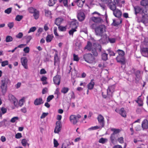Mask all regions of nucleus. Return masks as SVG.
I'll list each match as a JSON object with an SVG mask.
<instances>
[{
	"label": "nucleus",
	"mask_w": 148,
	"mask_h": 148,
	"mask_svg": "<svg viewBox=\"0 0 148 148\" xmlns=\"http://www.w3.org/2000/svg\"><path fill=\"white\" fill-rule=\"evenodd\" d=\"M62 19L61 18H57L56 19L55 21V23L56 25L59 26H60V25L62 21Z\"/></svg>",
	"instance_id": "27"
},
{
	"label": "nucleus",
	"mask_w": 148,
	"mask_h": 148,
	"mask_svg": "<svg viewBox=\"0 0 148 148\" xmlns=\"http://www.w3.org/2000/svg\"><path fill=\"white\" fill-rule=\"evenodd\" d=\"M141 52L143 55H148V48L143 47L141 49Z\"/></svg>",
	"instance_id": "31"
},
{
	"label": "nucleus",
	"mask_w": 148,
	"mask_h": 148,
	"mask_svg": "<svg viewBox=\"0 0 148 148\" xmlns=\"http://www.w3.org/2000/svg\"><path fill=\"white\" fill-rule=\"evenodd\" d=\"M70 120L71 123L73 125L76 124L78 122L76 115H71L70 117Z\"/></svg>",
	"instance_id": "13"
},
{
	"label": "nucleus",
	"mask_w": 148,
	"mask_h": 148,
	"mask_svg": "<svg viewBox=\"0 0 148 148\" xmlns=\"http://www.w3.org/2000/svg\"><path fill=\"white\" fill-rule=\"evenodd\" d=\"M8 25L10 29H11L14 26V23L13 22L9 23L8 24Z\"/></svg>",
	"instance_id": "62"
},
{
	"label": "nucleus",
	"mask_w": 148,
	"mask_h": 148,
	"mask_svg": "<svg viewBox=\"0 0 148 148\" xmlns=\"http://www.w3.org/2000/svg\"><path fill=\"white\" fill-rule=\"evenodd\" d=\"M76 29L75 28H72L69 31V34L70 35H73V33L74 32L76 31Z\"/></svg>",
	"instance_id": "44"
},
{
	"label": "nucleus",
	"mask_w": 148,
	"mask_h": 148,
	"mask_svg": "<svg viewBox=\"0 0 148 148\" xmlns=\"http://www.w3.org/2000/svg\"><path fill=\"white\" fill-rule=\"evenodd\" d=\"M23 18L22 15H17L16 16L15 19L16 21H20Z\"/></svg>",
	"instance_id": "43"
},
{
	"label": "nucleus",
	"mask_w": 148,
	"mask_h": 148,
	"mask_svg": "<svg viewBox=\"0 0 148 148\" xmlns=\"http://www.w3.org/2000/svg\"><path fill=\"white\" fill-rule=\"evenodd\" d=\"M67 27V26H63L60 25L58 26V29L60 31L65 32L66 31Z\"/></svg>",
	"instance_id": "33"
},
{
	"label": "nucleus",
	"mask_w": 148,
	"mask_h": 148,
	"mask_svg": "<svg viewBox=\"0 0 148 148\" xmlns=\"http://www.w3.org/2000/svg\"><path fill=\"white\" fill-rule=\"evenodd\" d=\"M54 36L52 34H48L46 37V41L47 42H51L53 40Z\"/></svg>",
	"instance_id": "24"
},
{
	"label": "nucleus",
	"mask_w": 148,
	"mask_h": 148,
	"mask_svg": "<svg viewBox=\"0 0 148 148\" xmlns=\"http://www.w3.org/2000/svg\"><path fill=\"white\" fill-rule=\"evenodd\" d=\"M94 80L93 79H91L90 82L88 84L87 87L88 89L92 90L93 88L95 85Z\"/></svg>",
	"instance_id": "20"
},
{
	"label": "nucleus",
	"mask_w": 148,
	"mask_h": 148,
	"mask_svg": "<svg viewBox=\"0 0 148 148\" xmlns=\"http://www.w3.org/2000/svg\"><path fill=\"white\" fill-rule=\"evenodd\" d=\"M115 87L113 85L109 86L107 89V96L108 97L110 98L112 97L113 93L114 92Z\"/></svg>",
	"instance_id": "5"
},
{
	"label": "nucleus",
	"mask_w": 148,
	"mask_h": 148,
	"mask_svg": "<svg viewBox=\"0 0 148 148\" xmlns=\"http://www.w3.org/2000/svg\"><path fill=\"white\" fill-rule=\"evenodd\" d=\"M113 22L112 23L113 25H114L115 26H116L118 25H119L122 22V20L121 19H120V22L119 23H118L114 19L113 20Z\"/></svg>",
	"instance_id": "40"
},
{
	"label": "nucleus",
	"mask_w": 148,
	"mask_h": 148,
	"mask_svg": "<svg viewBox=\"0 0 148 148\" xmlns=\"http://www.w3.org/2000/svg\"><path fill=\"white\" fill-rule=\"evenodd\" d=\"M114 15L116 17L119 18L121 17L122 15L121 12L119 10L116 9L113 12Z\"/></svg>",
	"instance_id": "15"
},
{
	"label": "nucleus",
	"mask_w": 148,
	"mask_h": 148,
	"mask_svg": "<svg viewBox=\"0 0 148 148\" xmlns=\"http://www.w3.org/2000/svg\"><path fill=\"white\" fill-rule=\"evenodd\" d=\"M107 141V139L101 138L99 139V142L100 143L103 144L106 142Z\"/></svg>",
	"instance_id": "42"
},
{
	"label": "nucleus",
	"mask_w": 148,
	"mask_h": 148,
	"mask_svg": "<svg viewBox=\"0 0 148 148\" xmlns=\"http://www.w3.org/2000/svg\"><path fill=\"white\" fill-rule=\"evenodd\" d=\"M140 4L141 5L145 6L146 8H148V0H142L140 2Z\"/></svg>",
	"instance_id": "26"
},
{
	"label": "nucleus",
	"mask_w": 148,
	"mask_h": 148,
	"mask_svg": "<svg viewBox=\"0 0 148 148\" xmlns=\"http://www.w3.org/2000/svg\"><path fill=\"white\" fill-rule=\"evenodd\" d=\"M56 3L55 0H49L48 2V5L49 6H53Z\"/></svg>",
	"instance_id": "37"
},
{
	"label": "nucleus",
	"mask_w": 148,
	"mask_h": 148,
	"mask_svg": "<svg viewBox=\"0 0 148 148\" xmlns=\"http://www.w3.org/2000/svg\"><path fill=\"white\" fill-rule=\"evenodd\" d=\"M57 28L56 27H54L53 29V32L54 35L56 36H59L58 34L57 33Z\"/></svg>",
	"instance_id": "56"
},
{
	"label": "nucleus",
	"mask_w": 148,
	"mask_h": 148,
	"mask_svg": "<svg viewBox=\"0 0 148 148\" xmlns=\"http://www.w3.org/2000/svg\"><path fill=\"white\" fill-rule=\"evenodd\" d=\"M12 10V8H10L5 10V12L6 13L9 14L11 13Z\"/></svg>",
	"instance_id": "53"
},
{
	"label": "nucleus",
	"mask_w": 148,
	"mask_h": 148,
	"mask_svg": "<svg viewBox=\"0 0 148 148\" xmlns=\"http://www.w3.org/2000/svg\"><path fill=\"white\" fill-rule=\"evenodd\" d=\"M92 47V43L90 41H88L87 43V45L85 47V49H87L88 51H90L91 50Z\"/></svg>",
	"instance_id": "28"
},
{
	"label": "nucleus",
	"mask_w": 148,
	"mask_h": 148,
	"mask_svg": "<svg viewBox=\"0 0 148 148\" xmlns=\"http://www.w3.org/2000/svg\"><path fill=\"white\" fill-rule=\"evenodd\" d=\"M108 54L105 53H102L101 54L102 59L104 61H106L108 59Z\"/></svg>",
	"instance_id": "32"
},
{
	"label": "nucleus",
	"mask_w": 148,
	"mask_h": 148,
	"mask_svg": "<svg viewBox=\"0 0 148 148\" xmlns=\"http://www.w3.org/2000/svg\"><path fill=\"white\" fill-rule=\"evenodd\" d=\"M54 97L53 95H51L49 96L47 98V102H49L50 101L52 100Z\"/></svg>",
	"instance_id": "54"
},
{
	"label": "nucleus",
	"mask_w": 148,
	"mask_h": 148,
	"mask_svg": "<svg viewBox=\"0 0 148 148\" xmlns=\"http://www.w3.org/2000/svg\"><path fill=\"white\" fill-rule=\"evenodd\" d=\"M8 64V60H5L1 62V66H5L6 65Z\"/></svg>",
	"instance_id": "46"
},
{
	"label": "nucleus",
	"mask_w": 148,
	"mask_h": 148,
	"mask_svg": "<svg viewBox=\"0 0 148 148\" xmlns=\"http://www.w3.org/2000/svg\"><path fill=\"white\" fill-rule=\"evenodd\" d=\"M116 59L117 62L120 63L121 65H125L126 64V59L124 56H117Z\"/></svg>",
	"instance_id": "6"
},
{
	"label": "nucleus",
	"mask_w": 148,
	"mask_h": 148,
	"mask_svg": "<svg viewBox=\"0 0 148 148\" xmlns=\"http://www.w3.org/2000/svg\"><path fill=\"white\" fill-rule=\"evenodd\" d=\"M141 96H139L137 100L136 101L138 103L139 106H142L143 105V102L141 99L140 98Z\"/></svg>",
	"instance_id": "30"
},
{
	"label": "nucleus",
	"mask_w": 148,
	"mask_h": 148,
	"mask_svg": "<svg viewBox=\"0 0 148 148\" xmlns=\"http://www.w3.org/2000/svg\"><path fill=\"white\" fill-rule=\"evenodd\" d=\"M117 136L116 135L114 134H112L110 137V139L111 142L113 144H114L116 141V138Z\"/></svg>",
	"instance_id": "22"
},
{
	"label": "nucleus",
	"mask_w": 148,
	"mask_h": 148,
	"mask_svg": "<svg viewBox=\"0 0 148 148\" xmlns=\"http://www.w3.org/2000/svg\"><path fill=\"white\" fill-rule=\"evenodd\" d=\"M77 17L78 20L80 21H83L85 18V15L82 12H79L77 14Z\"/></svg>",
	"instance_id": "14"
},
{
	"label": "nucleus",
	"mask_w": 148,
	"mask_h": 148,
	"mask_svg": "<svg viewBox=\"0 0 148 148\" xmlns=\"http://www.w3.org/2000/svg\"><path fill=\"white\" fill-rule=\"evenodd\" d=\"M53 143L54 147H57L59 145V143H58L57 141L55 139H54Z\"/></svg>",
	"instance_id": "63"
},
{
	"label": "nucleus",
	"mask_w": 148,
	"mask_h": 148,
	"mask_svg": "<svg viewBox=\"0 0 148 148\" xmlns=\"http://www.w3.org/2000/svg\"><path fill=\"white\" fill-rule=\"evenodd\" d=\"M13 39V38L12 36H8L6 37L5 41L7 42H9L12 41Z\"/></svg>",
	"instance_id": "36"
},
{
	"label": "nucleus",
	"mask_w": 148,
	"mask_h": 148,
	"mask_svg": "<svg viewBox=\"0 0 148 148\" xmlns=\"http://www.w3.org/2000/svg\"><path fill=\"white\" fill-rule=\"evenodd\" d=\"M18 117H14L11 119L10 120V122L12 123H14L16 120H18Z\"/></svg>",
	"instance_id": "48"
},
{
	"label": "nucleus",
	"mask_w": 148,
	"mask_h": 148,
	"mask_svg": "<svg viewBox=\"0 0 148 148\" xmlns=\"http://www.w3.org/2000/svg\"><path fill=\"white\" fill-rule=\"evenodd\" d=\"M45 15L46 16L51 18L52 17L51 16L52 13L51 11L48 9H45L44 10Z\"/></svg>",
	"instance_id": "19"
},
{
	"label": "nucleus",
	"mask_w": 148,
	"mask_h": 148,
	"mask_svg": "<svg viewBox=\"0 0 148 148\" xmlns=\"http://www.w3.org/2000/svg\"><path fill=\"white\" fill-rule=\"evenodd\" d=\"M56 126L55 128L54 132L55 133H58L60 131L62 125H61V122L60 121L56 122Z\"/></svg>",
	"instance_id": "10"
},
{
	"label": "nucleus",
	"mask_w": 148,
	"mask_h": 148,
	"mask_svg": "<svg viewBox=\"0 0 148 148\" xmlns=\"http://www.w3.org/2000/svg\"><path fill=\"white\" fill-rule=\"evenodd\" d=\"M56 53H55L54 56V65L56 66V63L59 61V59L58 56V51L56 50Z\"/></svg>",
	"instance_id": "23"
},
{
	"label": "nucleus",
	"mask_w": 148,
	"mask_h": 148,
	"mask_svg": "<svg viewBox=\"0 0 148 148\" xmlns=\"http://www.w3.org/2000/svg\"><path fill=\"white\" fill-rule=\"evenodd\" d=\"M111 131L113 132L112 134H114L119 133L120 132V130L119 129H116L115 128H112L111 129Z\"/></svg>",
	"instance_id": "38"
},
{
	"label": "nucleus",
	"mask_w": 148,
	"mask_h": 148,
	"mask_svg": "<svg viewBox=\"0 0 148 148\" xmlns=\"http://www.w3.org/2000/svg\"><path fill=\"white\" fill-rule=\"evenodd\" d=\"M135 12L136 14L138 13H140L143 15V13L145 12V10H143L142 8L139 7H137L135 8Z\"/></svg>",
	"instance_id": "16"
},
{
	"label": "nucleus",
	"mask_w": 148,
	"mask_h": 148,
	"mask_svg": "<svg viewBox=\"0 0 148 148\" xmlns=\"http://www.w3.org/2000/svg\"><path fill=\"white\" fill-rule=\"evenodd\" d=\"M73 60L74 61H78L79 60V58L77 55H75V54H73Z\"/></svg>",
	"instance_id": "50"
},
{
	"label": "nucleus",
	"mask_w": 148,
	"mask_h": 148,
	"mask_svg": "<svg viewBox=\"0 0 148 148\" xmlns=\"http://www.w3.org/2000/svg\"><path fill=\"white\" fill-rule=\"evenodd\" d=\"M106 27L104 25H100L95 28V32L96 35L102 37L106 31Z\"/></svg>",
	"instance_id": "2"
},
{
	"label": "nucleus",
	"mask_w": 148,
	"mask_h": 148,
	"mask_svg": "<svg viewBox=\"0 0 148 148\" xmlns=\"http://www.w3.org/2000/svg\"><path fill=\"white\" fill-rule=\"evenodd\" d=\"M48 114V113H45L43 112L42 114L40 116V118L41 119L45 118L46 116H47Z\"/></svg>",
	"instance_id": "61"
},
{
	"label": "nucleus",
	"mask_w": 148,
	"mask_h": 148,
	"mask_svg": "<svg viewBox=\"0 0 148 148\" xmlns=\"http://www.w3.org/2000/svg\"><path fill=\"white\" fill-rule=\"evenodd\" d=\"M119 114L123 117H125L126 116V114L125 111L123 108H121L119 110Z\"/></svg>",
	"instance_id": "25"
},
{
	"label": "nucleus",
	"mask_w": 148,
	"mask_h": 148,
	"mask_svg": "<svg viewBox=\"0 0 148 148\" xmlns=\"http://www.w3.org/2000/svg\"><path fill=\"white\" fill-rule=\"evenodd\" d=\"M27 141L26 139H24L22 140L21 143L23 146H24V147L26 146V144H27Z\"/></svg>",
	"instance_id": "47"
},
{
	"label": "nucleus",
	"mask_w": 148,
	"mask_h": 148,
	"mask_svg": "<svg viewBox=\"0 0 148 148\" xmlns=\"http://www.w3.org/2000/svg\"><path fill=\"white\" fill-rule=\"evenodd\" d=\"M1 111L2 113L3 114H4L6 113L7 112V109L6 108H5L3 107L1 108Z\"/></svg>",
	"instance_id": "55"
},
{
	"label": "nucleus",
	"mask_w": 148,
	"mask_h": 148,
	"mask_svg": "<svg viewBox=\"0 0 148 148\" xmlns=\"http://www.w3.org/2000/svg\"><path fill=\"white\" fill-rule=\"evenodd\" d=\"M61 77L60 75H56L53 78L54 83L56 85H59Z\"/></svg>",
	"instance_id": "12"
},
{
	"label": "nucleus",
	"mask_w": 148,
	"mask_h": 148,
	"mask_svg": "<svg viewBox=\"0 0 148 148\" xmlns=\"http://www.w3.org/2000/svg\"><path fill=\"white\" fill-rule=\"evenodd\" d=\"M118 141L120 143H124L123 138L122 137L118 138L117 139Z\"/></svg>",
	"instance_id": "52"
},
{
	"label": "nucleus",
	"mask_w": 148,
	"mask_h": 148,
	"mask_svg": "<svg viewBox=\"0 0 148 148\" xmlns=\"http://www.w3.org/2000/svg\"><path fill=\"white\" fill-rule=\"evenodd\" d=\"M91 52L95 56H97L98 55V53L96 51V50L95 49H92L91 51Z\"/></svg>",
	"instance_id": "49"
},
{
	"label": "nucleus",
	"mask_w": 148,
	"mask_h": 148,
	"mask_svg": "<svg viewBox=\"0 0 148 148\" xmlns=\"http://www.w3.org/2000/svg\"><path fill=\"white\" fill-rule=\"evenodd\" d=\"M97 120L101 127V128L103 127L105 125L103 117L101 115L99 114L97 117Z\"/></svg>",
	"instance_id": "9"
},
{
	"label": "nucleus",
	"mask_w": 148,
	"mask_h": 148,
	"mask_svg": "<svg viewBox=\"0 0 148 148\" xmlns=\"http://www.w3.org/2000/svg\"><path fill=\"white\" fill-rule=\"evenodd\" d=\"M23 34L22 32H19L17 35L16 36V37L18 38H21L23 36Z\"/></svg>",
	"instance_id": "58"
},
{
	"label": "nucleus",
	"mask_w": 148,
	"mask_h": 148,
	"mask_svg": "<svg viewBox=\"0 0 148 148\" xmlns=\"http://www.w3.org/2000/svg\"><path fill=\"white\" fill-rule=\"evenodd\" d=\"M23 51L26 53H28L29 51V48L28 47H26L24 48Z\"/></svg>",
	"instance_id": "60"
},
{
	"label": "nucleus",
	"mask_w": 148,
	"mask_h": 148,
	"mask_svg": "<svg viewBox=\"0 0 148 148\" xmlns=\"http://www.w3.org/2000/svg\"><path fill=\"white\" fill-rule=\"evenodd\" d=\"M142 17L141 19V21L143 23H145L148 20V15L147 14L146 12H145L142 15Z\"/></svg>",
	"instance_id": "17"
},
{
	"label": "nucleus",
	"mask_w": 148,
	"mask_h": 148,
	"mask_svg": "<svg viewBox=\"0 0 148 148\" xmlns=\"http://www.w3.org/2000/svg\"><path fill=\"white\" fill-rule=\"evenodd\" d=\"M10 83V80L7 77L4 78L1 80L0 89L3 94L4 95L8 89V84Z\"/></svg>",
	"instance_id": "1"
},
{
	"label": "nucleus",
	"mask_w": 148,
	"mask_h": 148,
	"mask_svg": "<svg viewBox=\"0 0 148 148\" xmlns=\"http://www.w3.org/2000/svg\"><path fill=\"white\" fill-rule=\"evenodd\" d=\"M24 98H22L19 101V105L21 106L23 105V103L24 102Z\"/></svg>",
	"instance_id": "59"
},
{
	"label": "nucleus",
	"mask_w": 148,
	"mask_h": 148,
	"mask_svg": "<svg viewBox=\"0 0 148 148\" xmlns=\"http://www.w3.org/2000/svg\"><path fill=\"white\" fill-rule=\"evenodd\" d=\"M43 103V101L41 97L36 99L34 101V104L36 106H38Z\"/></svg>",
	"instance_id": "18"
},
{
	"label": "nucleus",
	"mask_w": 148,
	"mask_h": 148,
	"mask_svg": "<svg viewBox=\"0 0 148 148\" xmlns=\"http://www.w3.org/2000/svg\"><path fill=\"white\" fill-rule=\"evenodd\" d=\"M118 54L117 56H124L125 55V52L121 49H118L116 51Z\"/></svg>",
	"instance_id": "29"
},
{
	"label": "nucleus",
	"mask_w": 148,
	"mask_h": 148,
	"mask_svg": "<svg viewBox=\"0 0 148 148\" xmlns=\"http://www.w3.org/2000/svg\"><path fill=\"white\" fill-rule=\"evenodd\" d=\"M21 62L22 65L26 69H28L27 60L26 58L23 57L21 58Z\"/></svg>",
	"instance_id": "11"
},
{
	"label": "nucleus",
	"mask_w": 148,
	"mask_h": 148,
	"mask_svg": "<svg viewBox=\"0 0 148 148\" xmlns=\"http://www.w3.org/2000/svg\"><path fill=\"white\" fill-rule=\"evenodd\" d=\"M142 126L143 129L148 128V121L146 119L144 120L142 123Z\"/></svg>",
	"instance_id": "21"
},
{
	"label": "nucleus",
	"mask_w": 148,
	"mask_h": 148,
	"mask_svg": "<svg viewBox=\"0 0 148 148\" xmlns=\"http://www.w3.org/2000/svg\"><path fill=\"white\" fill-rule=\"evenodd\" d=\"M117 0H115L116 2L117 1ZM101 1L103 2L108 3L111 2H114V0H101Z\"/></svg>",
	"instance_id": "45"
},
{
	"label": "nucleus",
	"mask_w": 148,
	"mask_h": 148,
	"mask_svg": "<svg viewBox=\"0 0 148 148\" xmlns=\"http://www.w3.org/2000/svg\"><path fill=\"white\" fill-rule=\"evenodd\" d=\"M107 51H108V52L110 56H115V53L113 51L111 50V49H108L107 50Z\"/></svg>",
	"instance_id": "41"
},
{
	"label": "nucleus",
	"mask_w": 148,
	"mask_h": 148,
	"mask_svg": "<svg viewBox=\"0 0 148 148\" xmlns=\"http://www.w3.org/2000/svg\"><path fill=\"white\" fill-rule=\"evenodd\" d=\"M114 2H111L108 3L109 5L110 8L112 10L113 12L116 9V5L118 4L119 1V0H117V1L116 2L115 0H114Z\"/></svg>",
	"instance_id": "8"
},
{
	"label": "nucleus",
	"mask_w": 148,
	"mask_h": 148,
	"mask_svg": "<svg viewBox=\"0 0 148 148\" xmlns=\"http://www.w3.org/2000/svg\"><path fill=\"white\" fill-rule=\"evenodd\" d=\"M92 21L96 23H101L103 21V20L100 17H96L92 16L90 18L89 20V23L91 21Z\"/></svg>",
	"instance_id": "7"
},
{
	"label": "nucleus",
	"mask_w": 148,
	"mask_h": 148,
	"mask_svg": "<svg viewBox=\"0 0 148 148\" xmlns=\"http://www.w3.org/2000/svg\"><path fill=\"white\" fill-rule=\"evenodd\" d=\"M77 22L76 21H72L71 23V26L73 27L74 28H75V29L77 28Z\"/></svg>",
	"instance_id": "34"
},
{
	"label": "nucleus",
	"mask_w": 148,
	"mask_h": 148,
	"mask_svg": "<svg viewBox=\"0 0 148 148\" xmlns=\"http://www.w3.org/2000/svg\"><path fill=\"white\" fill-rule=\"evenodd\" d=\"M36 27H31L28 32V33H29L31 32H33L35 31L36 29Z\"/></svg>",
	"instance_id": "51"
},
{
	"label": "nucleus",
	"mask_w": 148,
	"mask_h": 148,
	"mask_svg": "<svg viewBox=\"0 0 148 148\" xmlns=\"http://www.w3.org/2000/svg\"><path fill=\"white\" fill-rule=\"evenodd\" d=\"M32 38V36H27L24 37V38L26 40L27 44L29 42Z\"/></svg>",
	"instance_id": "35"
},
{
	"label": "nucleus",
	"mask_w": 148,
	"mask_h": 148,
	"mask_svg": "<svg viewBox=\"0 0 148 148\" xmlns=\"http://www.w3.org/2000/svg\"><path fill=\"white\" fill-rule=\"evenodd\" d=\"M69 90V88L67 87H63L61 90V92L64 94L68 92Z\"/></svg>",
	"instance_id": "39"
},
{
	"label": "nucleus",
	"mask_w": 148,
	"mask_h": 148,
	"mask_svg": "<svg viewBox=\"0 0 148 148\" xmlns=\"http://www.w3.org/2000/svg\"><path fill=\"white\" fill-rule=\"evenodd\" d=\"M83 58L86 62L89 63H93L95 60L94 57L90 53L84 54L83 56Z\"/></svg>",
	"instance_id": "3"
},
{
	"label": "nucleus",
	"mask_w": 148,
	"mask_h": 148,
	"mask_svg": "<svg viewBox=\"0 0 148 148\" xmlns=\"http://www.w3.org/2000/svg\"><path fill=\"white\" fill-rule=\"evenodd\" d=\"M47 91L48 88L46 87H45L42 89V94H45L47 93Z\"/></svg>",
	"instance_id": "64"
},
{
	"label": "nucleus",
	"mask_w": 148,
	"mask_h": 148,
	"mask_svg": "<svg viewBox=\"0 0 148 148\" xmlns=\"http://www.w3.org/2000/svg\"><path fill=\"white\" fill-rule=\"evenodd\" d=\"M28 10L30 13L33 14V16L35 19L38 18L40 15V12L38 10L33 7L29 8Z\"/></svg>",
	"instance_id": "4"
},
{
	"label": "nucleus",
	"mask_w": 148,
	"mask_h": 148,
	"mask_svg": "<svg viewBox=\"0 0 148 148\" xmlns=\"http://www.w3.org/2000/svg\"><path fill=\"white\" fill-rule=\"evenodd\" d=\"M22 137V134L20 133H18L15 135V138L17 139L20 138Z\"/></svg>",
	"instance_id": "57"
}]
</instances>
